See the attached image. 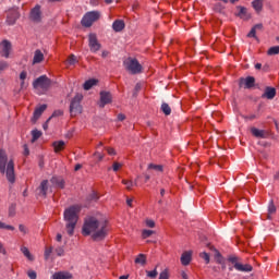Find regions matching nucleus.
I'll use <instances>...</instances> for the list:
<instances>
[{"instance_id":"25","label":"nucleus","mask_w":279,"mask_h":279,"mask_svg":"<svg viewBox=\"0 0 279 279\" xmlns=\"http://www.w3.org/2000/svg\"><path fill=\"white\" fill-rule=\"evenodd\" d=\"M263 29V24H256L253 26L247 34V38H256V32H260Z\"/></svg>"},{"instance_id":"57","label":"nucleus","mask_w":279,"mask_h":279,"mask_svg":"<svg viewBox=\"0 0 279 279\" xmlns=\"http://www.w3.org/2000/svg\"><path fill=\"white\" fill-rule=\"evenodd\" d=\"M0 254H3L5 256V254H8V252L5 251V247L3 246V243L0 242Z\"/></svg>"},{"instance_id":"48","label":"nucleus","mask_w":279,"mask_h":279,"mask_svg":"<svg viewBox=\"0 0 279 279\" xmlns=\"http://www.w3.org/2000/svg\"><path fill=\"white\" fill-rule=\"evenodd\" d=\"M57 256H64V247L59 246L54 250Z\"/></svg>"},{"instance_id":"55","label":"nucleus","mask_w":279,"mask_h":279,"mask_svg":"<svg viewBox=\"0 0 279 279\" xmlns=\"http://www.w3.org/2000/svg\"><path fill=\"white\" fill-rule=\"evenodd\" d=\"M236 260H239V258L235 257V256H230V257H229V263H232L233 266L236 265V263H239V262H236Z\"/></svg>"},{"instance_id":"5","label":"nucleus","mask_w":279,"mask_h":279,"mask_svg":"<svg viewBox=\"0 0 279 279\" xmlns=\"http://www.w3.org/2000/svg\"><path fill=\"white\" fill-rule=\"evenodd\" d=\"M101 13L99 11H89L82 19L83 27H93V23L99 21Z\"/></svg>"},{"instance_id":"9","label":"nucleus","mask_w":279,"mask_h":279,"mask_svg":"<svg viewBox=\"0 0 279 279\" xmlns=\"http://www.w3.org/2000/svg\"><path fill=\"white\" fill-rule=\"evenodd\" d=\"M12 51V43L8 39H4L0 43V56L2 58H10Z\"/></svg>"},{"instance_id":"3","label":"nucleus","mask_w":279,"mask_h":279,"mask_svg":"<svg viewBox=\"0 0 279 279\" xmlns=\"http://www.w3.org/2000/svg\"><path fill=\"white\" fill-rule=\"evenodd\" d=\"M0 173H5L8 182L14 184L16 177L14 174V160H8V154L5 150H0Z\"/></svg>"},{"instance_id":"64","label":"nucleus","mask_w":279,"mask_h":279,"mask_svg":"<svg viewBox=\"0 0 279 279\" xmlns=\"http://www.w3.org/2000/svg\"><path fill=\"white\" fill-rule=\"evenodd\" d=\"M8 23L10 25H14L16 23V20H10V17H8Z\"/></svg>"},{"instance_id":"50","label":"nucleus","mask_w":279,"mask_h":279,"mask_svg":"<svg viewBox=\"0 0 279 279\" xmlns=\"http://www.w3.org/2000/svg\"><path fill=\"white\" fill-rule=\"evenodd\" d=\"M69 64H75L77 62V57L75 54H71L68 59Z\"/></svg>"},{"instance_id":"59","label":"nucleus","mask_w":279,"mask_h":279,"mask_svg":"<svg viewBox=\"0 0 279 279\" xmlns=\"http://www.w3.org/2000/svg\"><path fill=\"white\" fill-rule=\"evenodd\" d=\"M118 121H125V114L123 113L118 114Z\"/></svg>"},{"instance_id":"35","label":"nucleus","mask_w":279,"mask_h":279,"mask_svg":"<svg viewBox=\"0 0 279 279\" xmlns=\"http://www.w3.org/2000/svg\"><path fill=\"white\" fill-rule=\"evenodd\" d=\"M279 53V46H274L268 50V56H278Z\"/></svg>"},{"instance_id":"22","label":"nucleus","mask_w":279,"mask_h":279,"mask_svg":"<svg viewBox=\"0 0 279 279\" xmlns=\"http://www.w3.org/2000/svg\"><path fill=\"white\" fill-rule=\"evenodd\" d=\"M112 29L113 32H123V29H125V22L122 20L114 21L112 24Z\"/></svg>"},{"instance_id":"27","label":"nucleus","mask_w":279,"mask_h":279,"mask_svg":"<svg viewBox=\"0 0 279 279\" xmlns=\"http://www.w3.org/2000/svg\"><path fill=\"white\" fill-rule=\"evenodd\" d=\"M64 145H66V143H64V141L53 142L52 147H53L56 154H58L59 151H62V149H64Z\"/></svg>"},{"instance_id":"28","label":"nucleus","mask_w":279,"mask_h":279,"mask_svg":"<svg viewBox=\"0 0 279 279\" xmlns=\"http://www.w3.org/2000/svg\"><path fill=\"white\" fill-rule=\"evenodd\" d=\"M96 85H97V80L90 78L84 83L83 88L84 90H90V88H93Z\"/></svg>"},{"instance_id":"23","label":"nucleus","mask_w":279,"mask_h":279,"mask_svg":"<svg viewBox=\"0 0 279 279\" xmlns=\"http://www.w3.org/2000/svg\"><path fill=\"white\" fill-rule=\"evenodd\" d=\"M265 3V0H254L252 2V8L255 10L257 14H260L263 12V5Z\"/></svg>"},{"instance_id":"43","label":"nucleus","mask_w":279,"mask_h":279,"mask_svg":"<svg viewBox=\"0 0 279 279\" xmlns=\"http://www.w3.org/2000/svg\"><path fill=\"white\" fill-rule=\"evenodd\" d=\"M159 279H169V269H165L160 272Z\"/></svg>"},{"instance_id":"60","label":"nucleus","mask_w":279,"mask_h":279,"mask_svg":"<svg viewBox=\"0 0 279 279\" xmlns=\"http://www.w3.org/2000/svg\"><path fill=\"white\" fill-rule=\"evenodd\" d=\"M24 156H29V148H27V145H24Z\"/></svg>"},{"instance_id":"31","label":"nucleus","mask_w":279,"mask_h":279,"mask_svg":"<svg viewBox=\"0 0 279 279\" xmlns=\"http://www.w3.org/2000/svg\"><path fill=\"white\" fill-rule=\"evenodd\" d=\"M161 112H163V114H166V117H169V114H171V107L169 106V104L163 102L161 105Z\"/></svg>"},{"instance_id":"20","label":"nucleus","mask_w":279,"mask_h":279,"mask_svg":"<svg viewBox=\"0 0 279 279\" xmlns=\"http://www.w3.org/2000/svg\"><path fill=\"white\" fill-rule=\"evenodd\" d=\"M51 278L52 279H72L73 276L71 275V272L59 271V272H54Z\"/></svg>"},{"instance_id":"19","label":"nucleus","mask_w":279,"mask_h":279,"mask_svg":"<svg viewBox=\"0 0 279 279\" xmlns=\"http://www.w3.org/2000/svg\"><path fill=\"white\" fill-rule=\"evenodd\" d=\"M47 191H49V181L44 180L39 185V195L41 197H47Z\"/></svg>"},{"instance_id":"42","label":"nucleus","mask_w":279,"mask_h":279,"mask_svg":"<svg viewBox=\"0 0 279 279\" xmlns=\"http://www.w3.org/2000/svg\"><path fill=\"white\" fill-rule=\"evenodd\" d=\"M9 66H10V64L8 63V61H1L0 62V73H2V71H5Z\"/></svg>"},{"instance_id":"16","label":"nucleus","mask_w":279,"mask_h":279,"mask_svg":"<svg viewBox=\"0 0 279 279\" xmlns=\"http://www.w3.org/2000/svg\"><path fill=\"white\" fill-rule=\"evenodd\" d=\"M234 269H236V271H242L244 274H250V271H252V269H254V268L250 264L235 263Z\"/></svg>"},{"instance_id":"32","label":"nucleus","mask_w":279,"mask_h":279,"mask_svg":"<svg viewBox=\"0 0 279 279\" xmlns=\"http://www.w3.org/2000/svg\"><path fill=\"white\" fill-rule=\"evenodd\" d=\"M99 201V195L96 192H92L87 196V202H98Z\"/></svg>"},{"instance_id":"62","label":"nucleus","mask_w":279,"mask_h":279,"mask_svg":"<svg viewBox=\"0 0 279 279\" xmlns=\"http://www.w3.org/2000/svg\"><path fill=\"white\" fill-rule=\"evenodd\" d=\"M80 169H82V165H81V163H77V165L74 167V171H80Z\"/></svg>"},{"instance_id":"26","label":"nucleus","mask_w":279,"mask_h":279,"mask_svg":"<svg viewBox=\"0 0 279 279\" xmlns=\"http://www.w3.org/2000/svg\"><path fill=\"white\" fill-rule=\"evenodd\" d=\"M276 205L274 204V201H270L269 205H268V214L266 215V218L264 219H268L271 220L272 217L271 215H276Z\"/></svg>"},{"instance_id":"61","label":"nucleus","mask_w":279,"mask_h":279,"mask_svg":"<svg viewBox=\"0 0 279 279\" xmlns=\"http://www.w3.org/2000/svg\"><path fill=\"white\" fill-rule=\"evenodd\" d=\"M181 278H182V279H189V275H186L185 271H182V272H181Z\"/></svg>"},{"instance_id":"12","label":"nucleus","mask_w":279,"mask_h":279,"mask_svg":"<svg viewBox=\"0 0 279 279\" xmlns=\"http://www.w3.org/2000/svg\"><path fill=\"white\" fill-rule=\"evenodd\" d=\"M254 84H256V78H254V76L240 78V86L243 88H254Z\"/></svg>"},{"instance_id":"49","label":"nucleus","mask_w":279,"mask_h":279,"mask_svg":"<svg viewBox=\"0 0 279 279\" xmlns=\"http://www.w3.org/2000/svg\"><path fill=\"white\" fill-rule=\"evenodd\" d=\"M121 167H123L122 163L114 161L113 165H112V170L114 172H117V171H119V169H121Z\"/></svg>"},{"instance_id":"34","label":"nucleus","mask_w":279,"mask_h":279,"mask_svg":"<svg viewBox=\"0 0 279 279\" xmlns=\"http://www.w3.org/2000/svg\"><path fill=\"white\" fill-rule=\"evenodd\" d=\"M122 184L126 186L128 191H132V186H134V181L132 180H122Z\"/></svg>"},{"instance_id":"30","label":"nucleus","mask_w":279,"mask_h":279,"mask_svg":"<svg viewBox=\"0 0 279 279\" xmlns=\"http://www.w3.org/2000/svg\"><path fill=\"white\" fill-rule=\"evenodd\" d=\"M22 254L28 259V260H34V255L29 252V248L27 246H22L21 247Z\"/></svg>"},{"instance_id":"37","label":"nucleus","mask_w":279,"mask_h":279,"mask_svg":"<svg viewBox=\"0 0 279 279\" xmlns=\"http://www.w3.org/2000/svg\"><path fill=\"white\" fill-rule=\"evenodd\" d=\"M0 230H11V231H14L15 228L13 226L5 225V222L0 221Z\"/></svg>"},{"instance_id":"47","label":"nucleus","mask_w":279,"mask_h":279,"mask_svg":"<svg viewBox=\"0 0 279 279\" xmlns=\"http://www.w3.org/2000/svg\"><path fill=\"white\" fill-rule=\"evenodd\" d=\"M27 276L29 279H37L38 275L36 274V270H28Z\"/></svg>"},{"instance_id":"63","label":"nucleus","mask_w":279,"mask_h":279,"mask_svg":"<svg viewBox=\"0 0 279 279\" xmlns=\"http://www.w3.org/2000/svg\"><path fill=\"white\" fill-rule=\"evenodd\" d=\"M216 256L218 257V263L221 265V253L217 252Z\"/></svg>"},{"instance_id":"56","label":"nucleus","mask_w":279,"mask_h":279,"mask_svg":"<svg viewBox=\"0 0 279 279\" xmlns=\"http://www.w3.org/2000/svg\"><path fill=\"white\" fill-rule=\"evenodd\" d=\"M146 226H148V228H155L156 227V222H154V220H147L146 221Z\"/></svg>"},{"instance_id":"58","label":"nucleus","mask_w":279,"mask_h":279,"mask_svg":"<svg viewBox=\"0 0 279 279\" xmlns=\"http://www.w3.org/2000/svg\"><path fill=\"white\" fill-rule=\"evenodd\" d=\"M51 121V118H48V120L44 123V125H43V129L44 130H48V128H49V122Z\"/></svg>"},{"instance_id":"17","label":"nucleus","mask_w":279,"mask_h":279,"mask_svg":"<svg viewBox=\"0 0 279 279\" xmlns=\"http://www.w3.org/2000/svg\"><path fill=\"white\" fill-rule=\"evenodd\" d=\"M50 182L56 189H64V179L60 177H52Z\"/></svg>"},{"instance_id":"45","label":"nucleus","mask_w":279,"mask_h":279,"mask_svg":"<svg viewBox=\"0 0 279 279\" xmlns=\"http://www.w3.org/2000/svg\"><path fill=\"white\" fill-rule=\"evenodd\" d=\"M62 114H64V111L58 109V110H54L53 113L51 114L50 119H53L56 117H62Z\"/></svg>"},{"instance_id":"1","label":"nucleus","mask_w":279,"mask_h":279,"mask_svg":"<svg viewBox=\"0 0 279 279\" xmlns=\"http://www.w3.org/2000/svg\"><path fill=\"white\" fill-rule=\"evenodd\" d=\"M82 234L83 236H90L93 241H104L108 236V221L87 217L82 228Z\"/></svg>"},{"instance_id":"15","label":"nucleus","mask_w":279,"mask_h":279,"mask_svg":"<svg viewBox=\"0 0 279 279\" xmlns=\"http://www.w3.org/2000/svg\"><path fill=\"white\" fill-rule=\"evenodd\" d=\"M274 97H276V88L269 86L265 87L262 99H274Z\"/></svg>"},{"instance_id":"2","label":"nucleus","mask_w":279,"mask_h":279,"mask_svg":"<svg viewBox=\"0 0 279 279\" xmlns=\"http://www.w3.org/2000/svg\"><path fill=\"white\" fill-rule=\"evenodd\" d=\"M80 210H82V208L74 205L66 208L63 213L65 230L69 236H73V234H75V227L77 226V219H80Z\"/></svg>"},{"instance_id":"44","label":"nucleus","mask_w":279,"mask_h":279,"mask_svg":"<svg viewBox=\"0 0 279 279\" xmlns=\"http://www.w3.org/2000/svg\"><path fill=\"white\" fill-rule=\"evenodd\" d=\"M151 234H154V231L151 230H144L142 233L143 239H149V236H151Z\"/></svg>"},{"instance_id":"41","label":"nucleus","mask_w":279,"mask_h":279,"mask_svg":"<svg viewBox=\"0 0 279 279\" xmlns=\"http://www.w3.org/2000/svg\"><path fill=\"white\" fill-rule=\"evenodd\" d=\"M148 169H154V171H162V166L150 163L148 165Z\"/></svg>"},{"instance_id":"13","label":"nucleus","mask_w":279,"mask_h":279,"mask_svg":"<svg viewBox=\"0 0 279 279\" xmlns=\"http://www.w3.org/2000/svg\"><path fill=\"white\" fill-rule=\"evenodd\" d=\"M191 260H193V251H185L181 255V264L186 267L191 265Z\"/></svg>"},{"instance_id":"38","label":"nucleus","mask_w":279,"mask_h":279,"mask_svg":"<svg viewBox=\"0 0 279 279\" xmlns=\"http://www.w3.org/2000/svg\"><path fill=\"white\" fill-rule=\"evenodd\" d=\"M201 258H203V260H205L206 265H208V263H210V255L206 252L201 253Z\"/></svg>"},{"instance_id":"53","label":"nucleus","mask_w":279,"mask_h":279,"mask_svg":"<svg viewBox=\"0 0 279 279\" xmlns=\"http://www.w3.org/2000/svg\"><path fill=\"white\" fill-rule=\"evenodd\" d=\"M19 230L20 232H22V234H27V227H25L24 225H20Z\"/></svg>"},{"instance_id":"11","label":"nucleus","mask_w":279,"mask_h":279,"mask_svg":"<svg viewBox=\"0 0 279 279\" xmlns=\"http://www.w3.org/2000/svg\"><path fill=\"white\" fill-rule=\"evenodd\" d=\"M107 104H112V94L109 92H100L99 108H106Z\"/></svg>"},{"instance_id":"14","label":"nucleus","mask_w":279,"mask_h":279,"mask_svg":"<svg viewBox=\"0 0 279 279\" xmlns=\"http://www.w3.org/2000/svg\"><path fill=\"white\" fill-rule=\"evenodd\" d=\"M45 110H47V105H40L39 107H37L33 113L32 122L36 123L39 117H43V112H45Z\"/></svg>"},{"instance_id":"52","label":"nucleus","mask_w":279,"mask_h":279,"mask_svg":"<svg viewBox=\"0 0 279 279\" xmlns=\"http://www.w3.org/2000/svg\"><path fill=\"white\" fill-rule=\"evenodd\" d=\"M107 154H109V156H117V151L114 150V148H106Z\"/></svg>"},{"instance_id":"7","label":"nucleus","mask_w":279,"mask_h":279,"mask_svg":"<svg viewBox=\"0 0 279 279\" xmlns=\"http://www.w3.org/2000/svg\"><path fill=\"white\" fill-rule=\"evenodd\" d=\"M50 86H51V78H48L47 75H41L33 82V88L35 89L41 88V90L47 92L49 90Z\"/></svg>"},{"instance_id":"39","label":"nucleus","mask_w":279,"mask_h":279,"mask_svg":"<svg viewBox=\"0 0 279 279\" xmlns=\"http://www.w3.org/2000/svg\"><path fill=\"white\" fill-rule=\"evenodd\" d=\"M52 252H53V247H52V246L47 247V248L45 250L44 256H45V259H46V260H49V256H51V253H52Z\"/></svg>"},{"instance_id":"33","label":"nucleus","mask_w":279,"mask_h":279,"mask_svg":"<svg viewBox=\"0 0 279 279\" xmlns=\"http://www.w3.org/2000/svg\"><path fill=\"white\" fill-rule=\"evenodd\" d=\"M32 136H33V143H34L35 141H38V138H40V136H43V132H40L38 130H33Z\"/></svg>"},{"instance_id":"46","label":"nucleus","mask_w":279,"mask_h":279,"mask_svg":"<svg viewBox=\"0 0 279 279\" xmlns=\"http://www.w3.org/2000/svg\"><path fill=\"white\" fill-rule=\"evenodd\" d=\"M14 215H16V206L11 205L9 208V217H14Z\"/></svg>"},{"instance_id":"18","label":"nucleus","mask_w":279,"mask_h":279,"mask_svg":"<svg viewBox=\"0 0 279 279\" xmlns=\"http://www.w3.org/2000/svg\"><path fill=\"white\" fill-rule=\"evenodd\" d=\"M239 12L235 14L236 16H239L240 19H243V21H247L250 20V14L247 13V8L245 7H236Z\"/></svg>"},{"instance_id":"4","label":"nucleus","mask_w":279,"mask_h":279,"mask_svg":"<svg viewBox=\"0 0 279 279\" xmlns=\"http://www.w3.org/2000/svg\"><path fill=\"white\" fill-rule=\"evenodd\" d=\"M126 71H129L132 75H138V73H143V65L134 58L129 57L123 62Z\"/></svg>"},{"instance_id":"40","label":"nucleus","mask_w":279,"mask_h":279,"mask_svg":"<svg viewBox=\"0 0 279 279\" xmlns=\"http://www.w3.org/2000/svg\"><path fill=\"white\" fill-rule=\"evenodd\" d=\"M141 88H143V85L141 83H137L134 87L133 97H136V95H138Z\"/></svg>"},{"instance_id":"51","label":"nucleus","mask_w":279,"mask_h":279,"mask_svg":"<svg viewBox=\"0 0 279 279\" xmlns=\"http://www.w3.org/2000/svg\"><path fill=\"white\" fill-rule=\"evenodd\" d=\"M94 156H96L98 162H101V160H104V154L99 151L94 153Z\"/></svg>"},{"instance_id":"54","label":"nucleus","mask_w":279,"mask_h":279,"mask_svg":"<svg viewBox=\"0 0 279 279\" xmlns=\"http://www.w3.org/2000/svg\"><path fill=\"white\" fill-rule=\"evenodd\" d=\"M20 80H21V81L27 80V72H26V71H22V72H21V74H20Z\"/></svg>"},{"instance_id":"21","label":"nucleus","mask_w":279,"mask_h":279,"mask_svg":"<svg viewBox=\"0 0 279 279\" xmlns=\"http://www.w3.org/2000/svg\"><path fill=\"white\" fill-rule=\"evenodd\" d=\"M251 134H253L255 138H265L267 136V132H265V130H259L256 128L251 129Z\"/></svg>"},{"instance_id":"29","label":"nucleus","mask_w":279,"mask_h":279,"mask_svg":"<svg viewBox=\"0 0 279 279\" xmlns=\"http://www.w3.org/2000/svg\"><path fill=\"white\" fill-rule=\"evenodd\" d=\"M135 264L136 265H142L144 267V265H147V256L145 254H140L135 258Z\"/></svg>"},{"instance_id":"6","label":"nucleus","mask_w":279,"mask_h":279,"mask_svg":"<svg viewBox=\"0 0 279 279\" xmlns=\"http://www.w3.org/2000/svg\"><path fill=\"white\" fill-rule=\"evenodd\" d=\"M82 99L83 96L77 94L76 96H74V98L72 99L71 104H70V114L71 117H77V114H82Z\"/></svg>"},{"instance_id":"36","label":"nucleus","mask_w":279,"mask_h":279,"mask_svg":"<svg viewBox=\"0 0 279 279\" xmlns=\"http://www.w3.org/2000/svg\"><path fill=\"white\" fill-rule=\"evenodd\" d=\"M146 275L148 278L155 279L158 276V270L156 268L154 270H147Z\"/></svg>"},{"instance_id":"8","label":"nucleus","mask_w":279,"mask_h":279,"mask_svg":"<svg viewBox=\"0 0 279 279\" xmlns=\"http://www.w3.org/2000/svg\"><path fill=\"white\" fill-rule=\"evenodd\" d=\"M88 46L92 53H97V51L101 49V44H99V40L97 39V35L95 33H90L88 35Z\"/></svg>"},{"instance_id":"24","label":"nucleus","mask_w":279,"mask_h":279,"mask_svg":"<svg viewBox=\"0 0 279 279\" xmlns=\"http://www.w3.org/2000/svg\"><path fill=\"white\" fill-rule=\"evenodd\" d=\"M45 60V54L40 50H36L34 58H33V64H40Z\"/></svg>"},{"instance_id":"10","label":"nucleus","mask_w":279,"mask_h":279,"mask_svg":"<svg viewBox=\"0 0 279 279\" xmlns=\"http://www.w3.org/2000/svg\"><path fill=\"white\" fill-rule=\"evenodd\" d=\"M29 19L33 21V23H40V21H43V11H40V4L35 5V8L31 10Z\"/></svg>"}]
</instances>
